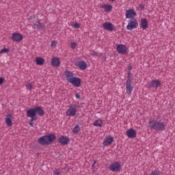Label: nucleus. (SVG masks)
<instances>
[{
    "mask_svg": "<svg viewBox=\"0 0 175 175\" xmlns=\"http://www.w3.org/2000/svg\"><path fill=\"white\" fill-rule=\"evenodd\" d=\"M137 14L134 9H130L126 11V18H135Z\"/></svg>",
    "mask_w": 175,
    "mask_h": 175,
    "instance_id": "9",
    "label": "nucleus"
},
{
    "mask_svg": "<svg viewBox=\"0 0 175 175\" xmlns=\"http://www.w3.org/2000/svg\"><path fill=\"white\" fill-rule=\"evenodd\" d=\"M75 98L77 99H80V94H79V93L75 94Z\"/></svg>",
    "mask_w": 175,
    "mask_h": 175,
    "instance_id": "38",
    "label": "nucleus"
},
{
    "mask_svg": "<svg viewBox=\"0 0 175 175\" xmlns=\"http://www.w3.org/2000/svg\"><path fill=\"white\" fill-rule=\"evenodd\" d=\"M56 139L57 137L55 135L49 134L40 137L38 139V143L41 144V146H49V144H51Z\"/></svg>",
    "mask_w": 175,
    "mask_h": 175,
    "instance_id": "1",
    "label": "nucleus"
},
{
    "mask_svg": "<svg viewBox=\"0 0 175 175\" xmlns=\"http://www.w3.org/2000/svg\"><path fill=\"white\" fill-rule=\"evenodd\" d=\"M9 51H10L9 49L4 48L0 51V54H3V53L6 54L9 53Z\"/></svg>",
    "mask_w": 175,
    "mask_h": 175,
    "instance_id": "29",
    "label": "nucleus"
},
{
    "mask_svg": "<svg viewBox=\"0 0 175 175\" xmlns=\"http://www.w3.org/2000/svg\"><path fill=\"white\" fill-rule=\"evenodd\" d=\"M64 76L66 77V79H67V81L68 83H70L71 80L75 78L74 74L72 73V72L69 71V70H65L64 71Z\"/></svg>",
    "mask_w": 175,
    "mask_h": 175,
    "instance_id": "15",
    "label": "nucleus"
},
{
    "mask_svg": "<svg viewBox=\"0 0 175 175\" xmlns=\"http://www.w3.org/2000/svg\"><path fill=\"white\" fill-rule=\"evenodd\" d=\"M139 8L143 10V9H144V5L143 4H139Z\"/></svg>",
    "mask_w": 175,
    "mask_h": 175,
    "instance_id": "40",
    "label": "nucleus"
},
{
    "mask_svg": "<svg viewBox=\"0 0 175 175\" xmlns=\"http://www.w3.org/2000/svg\"><path fill=\"white\" fill-rule=\"evenodd\" d=\"M104 29L106 31H113V24L109 22H106L103 24Z\"/></svg>",
    "mask_w": 175,
    "mask_h": 175,
    "instance_id": "20",
    "label": "nucleus"
},
{
    "mask_svg": "<svg viewBox=\"0 0 175 175\" xmlns=\"http://www.w3.org/2000/svg\"><path fill=\"white\" fill-rule=\"evenodd\" d=\"M137 21L135 18H133V20L130 21L127 25L126 29H128V31H132V29H135V28H137Z\"/></svg>",
    "mask_w": 175,
    "mask_h": 175,
    "instance_id": "4",
    "label": "nucleus"
},
{
    "mask_svg": "<svg viewBox=\"0 0 175 175\" xmlns=\"http://www.w3.org/2000/svg\"><path fill=\"white\" fill-rule=\"evenodd\" d=\"M26 87L27 90H32V83H27Z\"/></svg>",
    "mask_w": 175,
    "mask_h": 175,
    "instance_id": "33",
    "label": "nucleus"
},
{
    "mask_svg": "<svg viewBox=\"0 0 175 175\" xmlns=\"http://www.w3.org/2000/svg\"><path fill=\"white\" fill-rule=\"evenodd\" d=\"M36 120L38 119H30L29 125H30V126H33V121H36Z\"/></svg>",
    "mask_w": 175,
    "mask_h": 175,
    "instance_id": "31",
    "label": "nucleus"
},
{
    "mask_svg": "<svg viewBox=\"0 0 175 175\" xmlns=\"http://www.w3.org/2000/svg\"><path fill=\"white\" fill-rule=\"evenodd\" d=\"M118 53L120 54H126V46L123 44H119L116 47Z\"/></svg>",
    "mask_w": 175,
    "mask_h": 175,
    "instance_id": "13",
    "label": "nucleus"
},
{
    "mask_svg": "<svg viewBox=\"0 0 175 175\" xmlns=\"http://www.w3.org/2000/svg\"><path fill=\"white\" fill-rule=\"evenodd\" d=\"M109 1H111V2H114V1H116V0H109Z\"/></svg>",
    "mask_w": 175,
    "mask_h": 175,
    "instance_id": "43",
    "label": "nucleus"
},
{
    "mask_svg": "<svg viewBox=\"0 0 175 175\" xmlns=\"http://www.w3.org/2000/svg\"><path fill=\"white\" fill-rule=\"evenodd\" d=\"M36 62L37 65H43L44 64V59L43 57H36Z\"/></svg>",
    "mask_w": 175,
    "mask_h": 175,
    "instance_id": "24",
    "label": "nucleus"
},
{
    "mask_svg": "<svg viewBox=\"0 0 175 175\" xmlns=\"http://www.w3.org/2000/svg\"><path fill=\"white\" fill-rule=\"evenodd\" d=\"M128 70H129V72H131V70H132V66L131 65H129L128 66Z\"/></svg>",
    "mask_w": 175,
    "mask_h": 175,
    "instance_id": "41",
    "label": "nucleus"
},
{
    "mask_svg": "<svg viewBox=\"0 0 175 175\" xmlns=\"http://www.w3.org/2000/svg\"><path fill=\"white\" fill-rule=\"evenodd\" d=\"M53 175H61V174L59 173V171H58V170H55L53 172Z\"/></svg>",
    "mask_w": 175,
    "mask_h": 175,
    "instance_id": "34",
    "label": "nucleus"
},
{
    "mask_svg": "<svg viewBox=\"0 0 175 175\" xmlns=\"http://www.w3.org/2000/svg\"><path fill=\"white\" fill-rule=\"evenodd\" d=\"M102 9H104L105 12H111V9H113V6L111 5H106L103 4L102 5Z\"/></svg>",
    "mask_w": 175,
    "mask_h": 175,
    "instance_id": "23",
    "label": "nucleus"
},
{
    "mask_svg": "<svg viewBox=\"0 0 175 175\" xmlns=\"http://www.w3.org/2000/svg\"><path fill=\"white\" fill-rule=\"evenodd\" d=\"M33 29H39L42 31H46V25H44V23H40V21H36L33 25Z\"/></svg>",
    "mask_w": 175,
    "mask_h": 175,
    "instance_id": "6",
    "label": "nucleus"
},
{
    "mask_svg": "<svg viewBox=\"0 0 175 175\" xmlns=\"http://www.w3.org/2000/svg\"><path fill=\"white\" fill-rule=\"evenodd\" d=\"M5 122H6L8 126H12L13 125V123L12 122V119L10 118H7L5 119Z\"/></svg>",
    "mask_w": 175,
    "mask_h": 175,
    "instance_id": "28",
    "label": "nucleus"
},
{
    "mask_svg": "<svg viewBox=\"0 0 175 175\" xmlns=\"http://www.w3.org/2000/svg\"><path fill=\"white\" fill-rule=\"evenodd\" d=\"M58 142L62 146H66L70 142V139L66 136L61 135L58 139Z\"/></svg>",
    "mask_w": 175,
    "mask_h": 175,
    "instance_id": "8",
    "label": "nucleus"
},
{
    "mask_svg": "<svg viewBox=\"0 0 175 175\" xmlns=\"http://www.w3.org/2000/svg\"><path fill=\"white\" fill-rule=\"evenodd\" d=\"M36 114H38L40 117H43L44 116V111L42 109L41 107H34Z\"/></svg>",
    "mask_w": 175,
    "mask_h": 175,
    "instance_id": "21",
    "label": "nucleus"
},
{
    "mask_svg": "<svg viewBox=\"0 0 175 175\" xmlns=\"http://www.w3.org/2000/svg\"><path fill=\"white\" fill-rule=\"evenodd\" d=\"M51 46L52 47H55V46H57V42L56 41H52Z\"/></svg>",
    "mask_w": 175,
    "mask_h": 175,
    "instance_id": "35",
    "label": "nucleus"
},
{
    "mask_svg": "<svg viewBox=\"0 0 175 175\" xmlns=\"http://www.w3.org/2000/svg\"><path fill=\"white\" fill-rule=\"evenodd\" d=\"M133 91V86H132V82H126V92L128 95H131Z\"/></svg>",
    "mask_w": 175,
    "mask_h": 175,
    "instance_id": "16",
    "label": "nucleus"
},
{
    "mask_svg": "<svg viewBox=\"0 0 175 175\" xmlns=\"http://www.w3.org/2000/svg\"><path fill=\"white\" fill-rule=\"evenodd\" d=\"M80 107V106L76 104H72L68 106V109L66 111V116L67 117H75L76 116V113H77V109Z\"/></svg>",
    "mask_w": 175,
    "mask_h": 175,
    "instance_id": "3",
    "label": "nucleus"
},
{
    "mask_svg": "<svg viewBox=\"0 0 175 175\" xmlns=\"http://www.w3.org/2000/svg\"><path fill=\"white\" fill-rule=\"evenodd\" d=\"M77 66H79V69H81V70H84V69L87 68V63L84 61L79 62Z\"/></svg>",
    "mask_w": 175,
    "mask_h": 175,
    "instance_id": "22",
    "label": "nucleus"
},
{
    "mask_svg": "<svg viewBox=\"0 0 175 175\" xmlns=\"http://www.w3.org/2000/svg\"><path fill=\"white\" fill-rule=\"evenodd\" d=\"M27 117H29L31 119L38 120V116H36L35 108L27 111Z\"/></svg>",
    "mask_w": 175,
    "mask_h": 175,
    "instance_id": "7",
    "label": "nucleus"
},
{
    "mask_svg": "<svg viewBox=\"0 0 175 175\" xmlns=\"http://www.w3.org/2000/svg\"><path fill=\"white\" fill-rule=\"evenodd\" d=\"M94 165H95V161H94V163H93L92 166H94Z\"/></svg>",
    "mask_w": 175,
    "mask_h": 175,
    "instance_id": "44",
    "label": "nucleus"
},
{
    "mask_svg": "<svg viewBox=\"0 0 175 175\" xmlns=\"http://www.w3.org/2000/svg\"><path fill=\"white\" fill-rule=\"evenodd\" d=\"M140 27L143 29H147L148 28V21L146 18H142L140 21Z\"/></svg>",
    "mask_w": 175,
    "mask_h": 175,
    "instance_id": "19",
    "label": "nucleus"
},
{
    "mask_svg": "<svg viewBox=\"0 0 175 175\" xmlns=\"http://www.w3.org/2000/svg\"><path fill=\"white\" fill-rule=\"evenodd\" d=\"M74 28H80V25L79 23H76L73 25Z\"/></svg>",
    "mask_w": 175,
    "mask_h": 175,
    "instance_id": "36",
    "label": "nucleus"
},
{
    "mask_svg": "<svg viewBox=\"0 0 175 175\" xmlns=\"http://www.w3.org/2000/svg\"><path fill=\"white\" fill-rule=\"evenodd\" d=\"M91 55H92L93 57H96L98 56V52H93L92 53H91Z\"/></svg>",
    "mask_w": 175,
    "mask_h": 175,
    "instance_id": "37",
    "label": "nucleus"
},
{
    "mask_svg": "<svg viewBox=\"0 0 175 175\" xmlns=\"http://www.w3.org/2000/svg\"><path fill=\"white\" fill-rule=\"evenodd\" d=\"M51 65L52 66L58 67L61 65V62L59 61V58L55 57L51 59Z\"/></svg>",
    "mask_w": 175,
    "mask_h": 175,
    "instance_id": "17",
    "label": "nucleus"
},
{
    "mask_svg": "<svg viewBox=\"0 0 175 175\" xmlns=\"http://www.w3.org/2000/svg\"><path fill=\"white\" fill-rule=\"evenodd\" d=\"M4 80H5V79H4L3 78L0 77V85L3 83V81H4Z\"/></svg>",
    "mask_w": 175,
    "mask_h": 175,
    "instance_id": "39",
    "label": "nucleus"
},
{
    "mask_svg": "<svg viewBox=\"0 0 175 175\" xmlns=\"http://www.w3.org/2000/svg\"><path fill=\"white\" fill-rule=\"evenodd\" d=\"M103 124V121H102V120H96L94 122L93 125L94 126H102V125Z\"/></svg>",
    "mask_w": 175,
    "mask_h": 175,
    "instance_id": "25",
    "label": "nucleus"
},
{
    "mask_svg": "<svg viewBox=\"0 0 175 175\" xmlns=\"http://www.w3.org/2000/svg\"><path fill=\"white\" fill-rule=\"evenodd\" d=\"M70 83L73 85L74 87H80V85H81V79L77 77H75L71 79Z\"/></svg>",
    "mask_w": 175,
    "mask_h": 175,
    "instance_id": "11",
    "label": "nucleus"
},
{
    "mask_svg": "<svg viewBox=\"0 0 175 175\" xmlns=\"http://www.w3.org/2000/svg\"><path fill=\"white\" fill-rule=\"evenodd\" d=\"M79 131H80V126L77 124L72 129V133H74V135H77V133H79Z\"/></svg>",
    "mask_w": 175,
    "mask_h": 175,
    "instance_id": "27",
    "label": "nucleus"
},
{
    "mask_svg": "<svg viewBox=\"0 0 175 175\" xmlns=\"http://www.w3.org/2000/svg\"><path fill=\"white\" fill-rule=\"evenodd\" d=\"M160 86L161 82L157 79H154L148 83V88H158Z\"/></svg>",
    "mask_w": 175,
    "mask_h": 175,
    "instance_id": "10",
    "label": "nucleus"
},
{
    "mask_svg": "<svg viewBox=\"0 0 175 175\" xmlns=\"http://www.w3.org/2000/svg\"><path fill=\"white\" fill-rule=\"evenodd\" d=\"M113 142L114 138H113V137L111 136H108L104 139L103 144L104 146H110V144H111V143H113Z\"/></svg>",
    "mask_w": 175,
    "mask_h": 175,
    "instance_id": "18",
    "label": "nucleus"
},
{
    "mask_svg": "<svg viewBox=\"0 0 175 175\" xmlns=\"http://www.w3.org/2000/svg\"><path fill=\"white\" fill-rule=\"evenodd\" d=\"M129 81L130 83H132L133 81V78H132V74L131 73V71H128L127 73V80L126 83H128Z\"/></svg>",
    "mask_w": 175,
    "mask_h": 175,
    "instance_id": "26",
    "label": "nucleus"
},
{
    "mask_svg": "<svg viewBox=\"0 0 175 175\" xmlns=\"http://www.w3.org/2000/svg\"><path fill=\"white\" fill-rule=\"evenodd\" d=\"M33 18H34V17H32V16H30V17H29V21H30L31 23H32V21H32Z\"/></svg>",
    "mask_w": 175,
    "mask_h": 175,
    "instance_id": "42",
    "label": "nucleus"
},
{
    "mask_svg": "<svg viewBox=\"0 0 175 175\" xmlns=\"http://www.w3.org/2000/svg\"><path fill=\"white\" fill-rule=\"evenodd\" d=\"M23 36L19 33H12V40L14 42H21L23 40Z\"/></svg>",
    "mask_w": 175,
    "mask_h": 175,
    "instance_id": "14",
    "label": "nucleus"
},
{
    "mask_svg": "<svg viewBox=\"0 0 175 175\" xmlns=\"http://www.w3.org/2000/svg\"><path fill=\"white\" fill-rule=\"evenodd\" d=\"M121 169V163L118 161H116L113 163L110 166H109V170L111 172H118Z\"/></svg>",
    "mask_w": 175,
    "mask_h": 175,
    "instance_id": "5",
    "label": "nucleus"
},
{
    "mask_svg": "<svg viewBox=\"0 0 175 175\" xmlns=\"http://www.w3.org/2000/svg\"><path fill=\"white\" fill-rule=\"evenodd\" d=\"M149 128L154 129V131H159L161 132L166 129V125L163 122H161L157 120H150L148 122Z\"/></svg>",
    "mask_w": 175,
    "mask_h": 175,
    "instance_id": "2",
    "label": "nucleus"
},
{
    "mask_svg": "<svg viewBox=\"0 0 175 175\" xmlns=\"http://www.w3.org/2000/svg\"><path fill=\"white\" fill-rule=\"evenodd\" d=\"M76 47H77V43L76 42L71 43V49H72V50H75Z\"/></svg>",
    "mask_w": 175,
    "mask_h": 175,
    "instance_id": "32",
    "label": "nucleus"
},
{
    "mask_svg": "<svg viewBox=\"0 0 175 175\" xmlns=\"http://www.w3.org/2000/svg\"><path fill=\"white\" fill-rule=\"evenodd\" d=\"M126 134L129 139H135V137H136V131H135L133 129H129L126 132Z\"/></svg>",
    "mask_w": 175,
    "mask_h": 175,
    "instance_id": "12",
    "label": "nucleus"
},
{
    "mask_svg": "<svg viewBox=\"0 0 175 175\" xmlns=\"http://www.w3.org/2000/svg\"><path fill=\"white\" fill-rule=\"evenodd\" d=\"M150 175H162V172H161L160 171L154 170L151 172Z\"/></svg>",
    "mask_w": 175,
    "mask_h": 175,
    "instance_id": "30",
    "label": "nucleus"
}]
</instances>
